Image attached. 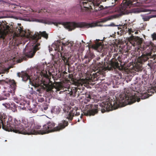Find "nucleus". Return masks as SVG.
<instances>
[{"instance_id":"obj_1","label":"nucleus","mask_w":156,"mask_h":156,"mask_svg":"<svg viewBox=\"0 0 156 156\" xmlns=\"http://www.w3.org/2000/svg\"><path fill=\"white\" fill-rule=\"evenodd\" d=\"M0 118H2L3 122L2 128L6 131L23 134H37V130L36 129H40L41 126H35L34 120L28 122V120L24 119L21 123L15 119L11 117L7 119L6 115L4 113L0 114Z\"/></svg>"},{"instance_id":"obj_2","label":"nucleus","mask_w":156,"mask_h":156,"mask_svg":"<svg viewBox=\"0 0 156 156\" xmlns=\"http://www.w3.org/2000/svg\"><path fill=\"white\" fill-rule=\"evenodd\" d=\"M115 97V99L114 97L113 98L114 100H109L99 104L100 108L99 109L101 111L102 113L123 107L125 106V103H127L126 101L128 104H131L136 101L139 102L140 101V98H138L135 94L128 96L126 94H120L118 96L117 95Z\"/></svg>"},{"instance_id":"obj_3","label":"nucleus","mask_w":156,"mask_h":156,"mask_svg":"<svg viewBox=\"0 0 156 156\" xmlns=\"http://www.w3.org/2000/svg\"><path fill=\"white\" fill-rule=\"evenodd\" d=\"M144 41L142 38L139 37H133L132 39L130 40V42L133 46H136L141 51H143L145 54H143L140 56L139 57L137 62L141 64L147 61L149 58L152 57V51L154 46L151 41L146 42L144 45H142V43Z\"/></svg>"},{"instance_id":"obj_4","label":"nucleus","mask_w":156,"mask_h":156,"mask_svg":"<svg viewBox=\"0 0 156 156\" xmlns=\"http://www.w3.org/2000/svg\"><path fill=\"white\" fill-rule=\"evenodd\" d=\"M64 26L69 31H71L76 28L88 29L98 26V23H87L86 22H71L66 23Z\"/></svg>"},{"instance_id":"obj_5","label":"nucleus","mask_w":156,"mask_h":156,"mask_svg":"<svg viewBox=\"0 0 156 156\" xmlns=\"http://www.w3.org/2000/svg\"><path fill=\"white\" fill-rule=\"evenodd\" d=\"M120 67L119 64L117 60L113 59L109 61L105 66L102 64H100L98 66L99 71L101 72H104L107 70H111L115 69H120Z\"/></svg>"},{"instance_id":"obj_6","label":"nucleus","mask_w":156,"mask_h":156,"mask_svg":"<svg viewBox=\"0 0 156 156\" xmlns=\"http://www.w3.org/2000/svg\"><path fill=\"white\" fill-rule=\"evenodd\" d=\"M55 124L52 121L48 122L46 124L43 126V128L37 131V134L42 135L47 134L50 133L57 131V129L55 127Z\"/></svg>"},{"instance_id":"obj_7","label":"nucleus","mask_w":156,"mask_h":156,"mask_svg":"<svg viewBox=\"0 0 156 156\" xmlns=\"http://www.w3.org/2000/svg\"><path fill=\"white\" fill-rule=\"evenodd\" d=\"M40 44L37 42L32 49L29 50H26L24 52V54L22 56L21 59L22 60H26L28 58L33 57L36 51L40 48Z\"/></svg>"},{"instance_id":"obj_8","label":"nucleus","mask_w":156,"mask_h":156,"mask_svg":"<svg viewBox=\"0 0 156 156\" xmlns=\"http://www.w3.org/2000/svg\"><path fill=\"white\" fill-rule=\"evenodd\" d=\"M40 75H41V77H44L46 78H48L49 77L47 71L44 70L40 72L38 76H35L33 77H32V78L29 80V82L30 84L35 87H38L41 84V80L39 79Z\"/></svg>"},{"instance_id":"obj_9","label":"nucleus","mask_w":156,"mask_h":156,"mask_svg":"<svg viewBox=\"0 0 156 156\" xmlns=\"http://www.w3.org/2000/svg\"><path fill=\"white\" fill-rule=\"evenodd\" d=\"M97 105L94 106L92 104H89L86 106L85 109L87 111L83 112L84 115L86 116L94 115L98 113V112Z\"/></svg>"},{"instance_id":"obj_10","label":"nucleus","mask_w":156,"mask_h":156,"mask_svg":"<svg viewBox=\"0 0 156 156\" xmlns=\"http://www.w3.org/2000/svg\"><path fill=\"white\" fill-rule=\"evenodd\" d=\"M11 28L9 26L6 24H0V40H3Z\"/></svg>"},{"instance_id":"obj_11","label":"nucleus","mask_w":156,"mask_h":156,"mask_svg":"<svg viewBox=\"0 0 156 156\" xmlns=\"http://www.w3.org/2000/svg\"><path fill=\"white\" fill-rule=\"evenodd\" d=\"M92 4L91 2L87 0H82L80 2V8L81 12L88 10Z\"/></svg>"},{"instance_id":"obj_12","label":"nucleus","mask_w":156,"mask_h":156,"mask_svg":"<svg viewBox=\"0 0 156 156\" xmlns=\"http://www.w3.org/2000/svg\"><path fill=\"white\" fill-rule=\"evenodd\" d=\"M80 110L78 108L75 107L73 108L72 110L68 113L67 116V118L69 120L71 121L73 119V117L74 116H78L80 115Z\"/></svg>"},{"instance_id":"obj_13","label":"nucleus","mask_w":156,"mask_h":156,"mask_svg":"<svg viewBox=\"0 0 156 156\" xmlns=\"http://www.w3.org/2000/svg\"><path fill=\"white\" fill-rule=\"evenodd\" d=\"M63 87L65 88L64 90L66 93L68 94H69L70 95H72L74 94V96H76L75 94L77 90V87H70L69 85L64 84Z\"/></svg>"},{"instance_id":"obj_14","label":"nucleus","mask_w":156,"mask_h":156,"mask_svg":"<svg viewBox=\"0 0 156 156\" xmlns=\"http://www.w3.org/2000/svg\"><path fill=\"white\" fill-rule=\"evenodd\" d=\"M138 0H123L125 4L129 6L131 5L133 6L140 7L142 5V3L138 2Z\"/></svg>"},{"instance_id":"obj_15","label":"nucleus","mask_w":156,"mask_h":156,"mask_svg":"<svg viewBox=\"0 0 156 156\" xmlns=\"http://www.w3.org/2000/svg\"><path fill=\"white\" fill-rule=\"evenodd\" d=\"M40 34L37 33L35 34L33 36V38L37 42L38 40L40 39L41 37H43L44 38L47 39L48 38V34L46 33V32L45 31L43 32H39Z\"/></svg>"},{"instance_id":"obj_16","label":"nucleus","mask_w":156,"mask_h":156,"mask_svg":"<svg viewBox=\"0 0 156 156\" xmlns=\"http://www.w3.org/2000/svg\"><path fill=\"white\" fill-rule=\"evenodd\" d=\"M103 63H102V64H101L100 63H99V64L97 66V69L98 71L95 73H93L92 74V75L91 76V79H90V80L93 81H95L97 80L98 78L99 77V76L101 74H102L104 72H101L99 71V68H98L99 65L100 64H102L103 65ZM103 65L104 66H107V64L105 65V63Z\"/></svg>"},{"instance_id":"obj_17","label":"nucleus","mask_w":156,"mask_h":156,"mask_svg":"<svg viewBox=\"0 0 156 156\" xmlns=\"http://www.w3.org/2000/svg\"><path fill=\"white\" fill-rule=\"evenodd\" d=\"M68 124L69 123L67 121L63 120L58 123V126L56 127V128L57 129V131H59L64 129Z\"/></svg>"},{"instance_id":"obj_18","label":"nucleus","mask_w":156,"mask_h":156,"mask_svg":"<svg viewBox=\"0 0 156 156\" xmlns=\"http://www.w3.org/2000/svg\"><path fill=\"white\" fill-rule=\"evenodd\" d=\"M17 76L19 77H21L22 78V80L24 81H26L27 80L31 79L29 75L24 72H22L21 73H17Z\"/></svg>"},{"instance_id":"obj_19","label":"nucleus","mask_w":156,"mask_h":156,"mask_svg":"<svg viewBox=\"0 0 156 156\" xmlns=\"http://www.w3.org/2000/svg\"><path fill=\"white\" fill-rule=\"evenodd\" d=\"M94 100L92 96H91L90 92L87 93L86 94V97L85 99V103L86 102L93 103L94 102Z\"/></svg>"},{"instance_id":"obj_20","label":"nucleus","mask_w":156,"mask_h":156,"mask_svg":"<svg viewBox=\"0 0 156 156\" xmlns=\"http://www.w3.org/2000/svg\"><path fill=\"white\" fill-rule=\"evenodd\" d=\"M151 13L150 12L147 15H143L142 19L144 21H148L151 18L156 17V15H151Z\"/></svg>"},{"instance_id":"obj_21","label":"nucleus","mask_w":156,"mask_h":156,"mask_svg":"<svg viewBox=\"0 0 156 156\" xmlns=\"http://www.w3.org/2000/svg\"><path fill=\"white\" fill-rule=\"evenodd\" d=\"M119 9L120 10L121 13V14H117L108 16L106 18V20H110L113 19L114 18H116L122 15V14L124 13V11L123 10L121 11L120 8H119Z\"/></svg>"},{"instance_id":"obj_22","label":"nucleus","mask_w":156,"mask_h":156,"mask_svg":"<svg viewBox=\"0 0 156 156\" xmlns=\"http://www.w3.org/2000/svg\"><path fill=\"white\" fill-rule=\"evenodd\" d=\"M61 109L60 107L58 106H55L53 107L51 110V112L52 113L58 114L61 111Z\"/></svg>"},{"instance_id":"obj_23","label":"nucleus","mask_w":156,"mask_h":156,"mask_svg":"<svg viewBox=\"0 0 156 156\" xmlns=\"http://www.w3.org/2000/svg\"><path fill=\"white\" fill-rule=\"evenodd\" d=\"M100 1H98L95 3V10L97 11L101 10L104 9V7L102 5H100Z\"/></svg>"},{"instance_id":"obj_24","label":"nucleus","mask_w":156,"mask_h":156,"mask_svg":"<svg viewBox=\"0 0 156 156\" xmlns=\"http://www.w3.org/2000/svg\"><path fill=\"white\" fill-rule=\"evenodd\" d=\"M127 24H124L123 25V28L124 29H126V31H127L128 32V33L129 34L132 35V33H133L134 31H135V30H134V29H132V28H129L127 29Z\"/></svg>"},{"instance_id":"obj_25","label":"nucleus","mask_w":156,"mask_h":156,"mask_svg":"<svg viewBox=\"0 0 156 156\" xmlns=\"http://www.w3.org/2000/svg\"><path fill=\"white\" fill-rule=\"evenodd\" d=\"M10 94L9 91H5L4 92V95L5 97H0V101L4 100L7 99V97H9L10 96Z\"/></svg>"},{"instance_id":"obj_26","label":"nucleus","mask_w":156,"mask_h":156,"mask_svg":"<svg viewBox=\"0 0 156 156\" xmlns=\"http://www.w3.org/2000/svg\"><path fill=\"white\" fill-rule=\"evenodd\" d=\"M54 87V86L52 85L48 84L45 86V89L47 92H51Z\"/></svg>"},{"instance_id":"obj_27","label":"nucleus","mask_w":156,"mask_h":156,"mask_svg":"<svg viewBox=\"0 0 156 156\" xmlns=\"http://www.w3.org/2000/svg\"><path fill=\"white\" fill-rule=\"evenodd\" d=\"M90 60H92L94 57V55L93 53L89 52L86 55Z\"/></svg>"},{"instance_id":"obj_28","label":"nucleus","mask_w":156,"mask_h":156,"mask_svg":"<svg viewBox=\"0 0 156 156\" xmlns=\"http://www.w3.org/2000/svg\"><path fill=\"white\" fill-rule=\"evenodd\" d=\"M91 60H90L89 58H88L87 56L85 55L84 58L83 59V61L85 64H88Z\"/></svg>"},{"instance_id":"obj_29","label":"nucleus","mask_w":156,"mask_h":156,"mask_svg":"<svg viewBox=\"0 0 156 156\" xmlns=\"http://www.w3.org/2000/svg\"><path fill=\"white\" fill-rule=\"evenodd\" d=\"M11 87H12V89L14 91L16 89V83L15 82V81H13L12 83L10 85Z\"/></svg>"},{"instance_id":"obj_30","label":"nucleus","mask_w":156,"mask_h":156,"mask_svg":"<svg viewBox=\"0 0 156 156\" xmlns=\"http://www.w3.org/2000/svg\"><path fill=\"white\" fill-rule=\"evenodd\" d=\"M11 107L13 109V110H12L14 112H15L16 110V108L17 106L14 103H11L10 104Z\"/></svg>"},{"instance_id":"obj_31","label":"nucleus","mask_w":156,"mask_h":156,"mask_svg":"<svg viewBox=\"0 0 156 156\" xmlns=\"http://www.w3.org/2000/svg\"><path fill=\"white\" fill-rule=\"evenodd\" d=\"M61 56L62 57V60L64 61V62L68 63L69 62V59L66 57L65 56H62V54H61Z\"/></svg>"},{"instance_id":"obj_32","label":"nucleus","mask_w":156,"mask_h":156,"mask_svg":"<svg viewBox=\"0 0 156 156\" xmlns=\"http://www.w3.org/2000/svg\"><path fill=\"white\" fill-rule=\"evenodd\" d=\"M2 105L6 108H9L11 106L10 104L9 103H3Z\"/></svg>"},{"instance_id":"obj_33","label":"nucleus","mask_w":156,"mask_h":156,"mask_svg":"<svg viewBox=\"0 0 156 156\" xmlns=\"http://www.w3.org/2000/svg\"><path fill=\"white\" fill-rule=\"evenodd\" d=\"M36 91L38 92L39 94H41L44 92V88L41 87H40L37 89Z\"/></svg>"},{"instance_id":"obj_34","label":"nucleus","mask_w":156,"mask_h":156,"mask_svg":"<svg viewBox=\"0 0 156 156\" xmlns=\"http://www.w3.org/2000/svg\"><path fill=\"white\" fill-rule=\"evenodd\" d=\"M37 101L40 102H42L44 101V98L43 97H38L37 98Z\"/></svg>"},{"instance_id":"obj_35","label":"nucleus","mask_w":156,"mask_h":156,"mask_svg":"<svg viewBox=\"0 0 156 156\" xmlns=\"http://www.w3.org/2000/svg\"><path fill=\"white\" fill-rule=\"evenodd\" d=\"M43 23H45V24H52L53 23L52 22H51L50 21H49V20H43Z\"/></svg>"},{"instance_id":"obj_36","label":"nucleus","mask_w":156,"mask_h":156,"mask_svg":"<svg viewBox=\"0 0 156 156\" xmlns=\"http://www.w3.org/2000/svg\"><path fill=\"white\" fill-rule=\"evenodd\" d=\"M119 2L118 1H115V0H112V6H114L116 5H117Z\"/></svg>"},{"instance_id":"obj_37","label":"nucleus","mask_w":156,"mask_h":156,"mask_svg":"<svg viewBox=\"0 0 156 156\" xmlns=\"http://www.w3.org/2000/svg\"><path fill=\"white\" fill-rule=\"evenodd\" d=\"M2 113H2V112H1V113H0V114ZM3 120H4L2 118H0V128H1V126L2 127V126H3L2 122H3Z\"/></svg>"},{"instance_id":"obj_38","label":"nucleus","mask_w":156,"mask_h":156,"mask_svg":"<svg viewBox=\"0 0 156 156\" xmlns=\"http://www.w3.org/2000/svg\"><path fill=\"white\" fill-rule=\"evenodd\" d=\"M152 37L153 40H156V33H154L152 35Z\"/></svg>"},{"instance_id":"obj_39","label":"nucleus","mask_w":156,"mask_h":156,"mask_svg":"<svg viewBox=\"0 0 156 156\" xmlns=\"http://www.w3.org/2000/svg\"><path fill=\"white\" fill-rule=\"evenodd\" d=\"M37 109L36 108H34V109L32 111V112L34 113H36L37 112Z\"/></svg>"},{"instance_id":"obj_40","label":"nucleus","mask_w":156,"mask_h":156,"mask_svg":"<svg viewBox=\"0 0 156 156\" xmlns=\"http://www.w3.org/2000/svg\"><path fill=\"white\" fill-rule=\"evenodd\" d=\"M18 30L20 33H21L22 31H23V29L21 27H20V29H18Z\"/></svg>"},{"instance_id":"obj_41","label":"nucleus","mask_w":156,"mask_h":156,"mask_svg":"<svg viewBox=\"0 0 156 156\" xmlns=\"http://www.w3.org/2000/svg\"><path fill=\"white\" fill-rule=\"evenodd\" d=\"M83 115L82 113L81 114V115H80V118L81 119H82L83 117Z\"/></svg>"},{"instance_id":"obj_42","label":"nucleus","mask_w":156,"mask_h":156,"mask_svg":"<svg viewBox=\"0 0 156 156\" xmlns=\"http://www.w3.org/2000/svg\"><path fill=\"white\" fill-rule=\"evenodd\" d=\"M138 32L136 31H135V34H137L138 33Z\"/></svg>"},{"instance_id":"obj_43","label":"nucleus","mask_w":156,"mask_h":156,"mask_svg":"<svg viewBox=\"0 0 156 156\" xmlns=\"http://www.w3.org/2000/svg\"><path fill=\"white\" fill-rule=\"evenodd\" d=\"M48 108V107H46V108H44V109L46 110Z\"/></svg>"},{"instance_id":"obj_44","label":"nucleus","mask_w":156,"mask_h":156,"mask_svg":"<svg viewBox=\"0 0 156 156\" xmlns=\"http://www.w3.org/2000/svg\"><path fill=\"white\" fill-rule=\"evenodd\" d=\"M119 0H115V1H119Z\"/></svg>"},{"instance_id":"obj_45","label":"nucleus","mask_w":156,"mask_h":156,"mask_svg":"<svg viewBox=\"0 0 156 156\" xmlns=\"http://www.w3.org/2000/svg\"><path fill=\"white\" fill-rule=\"evenodd\" d=\"M154 59H156V55L154 56Z\"/></svg>"},{"instance_id":"obj_46","label":"nucleus","mask_w":156,"mask_h":156,"mask_svg":"<svg viewBox=\"0 0 156 156\" xmlns=\"http://www.w3.org/2000/svg\"><path fill=\"white\" fill-rule=\"evenodd\" d=\"M77 121H78V122H80V120H79V119H78Z\"/></svg>"},{"instance_id":"obj_47","label":"nucleus","mask_w":156,"mask_h":156,"mask_svg":"<svg viewBox=\"0 0 156 156\" xmlns=\"http://www.w3.org/2000/svg\"><path fill=\"white\" fill-rule=\"evenodd\" d=\"M1 74V73L0 72V74Z\"/></svg>"}]
</instances>
